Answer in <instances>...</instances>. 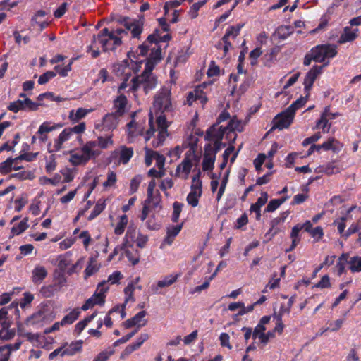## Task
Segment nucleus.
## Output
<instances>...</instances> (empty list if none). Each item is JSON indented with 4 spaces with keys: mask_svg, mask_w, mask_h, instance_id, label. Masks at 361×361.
Instances as JSON below:
<instances>
[{
    "mask_svg": "<svg viewBox=\"0 0 361 361\" xmlns=\"http://www.w3.org/2000/svg\"><path fill=\"white\" fill-rule=\"evenodd\" d=\"M206 87L205 84L197 87L192 91H190L187 97V103L192 105L193 102L199 101L200 103L204 106L207 102V97L206 92H204V88Z\"/></svg>",
    "mask_w": 361,
    "mask_h": 361,
    "instance_id": "nucleus-18",
    "label": "nucleus"
},
{
    "mask_svg": "<svg viewBox=\"0 0 361 361\" xmlns=\"http://www.w3.org/2000/svg\"><path fill=\"white\" fill-rule=\"evenodd\" d=\"M122 91L118 92V95L114 100L113 113L116 114L118 116L121 117L123 114L129 109L130 105L128 104V99L126 96L122 94Z\"/></svg>",
    "mask_w": 361,
    "mask_h": 361,
    "instance_id": "nucleus-22",
    "label": "nucleus"
},
{
    "mask_svg": "<svg viewBox=\"0 0 361 361\" xmlns=\"http://www.w3.org/2000/svg\"><path fill=\"white\" fill-rule=\"evenodd\" d=\"M175 82L171 80L164 85L154 95L152 109L149 114L150 121H153V114L157 118L165 116L166 114H171L175 109V102L171 97V86Z\"/></svg>",
    "mask_w": 361,
    "mask_h": 361,
    "instance_id": "nucleus-2",
    "label": "nucleus"
},
{
    "mask_svg": "<svg viewBox=\"0 0 361 361\" xmlns=\"http://www.w3.org/2000/svg\"><path fill=\"white\" fill-rule=\"evenodd\" d=\"M72 136L73 134L71 133L70 129L68 128L63 129L59 137L54 140L53 143L49 145V151L50 152H58L62 148L63 144L68 141Z\"/></svg>",
    "mask_w": 361,
    "mask_h": 361,
    "instance_id": "nucleus-21",
    "label": "nucleus"
},
{
    "mask_svg": "<svg viewBox=\"0 0 361 361\" xmlns=\"http://www.w3.org/2000/svg\"><path fill=\"white\" fill-rule=\"evenodd\" d=\"M243 25H237L236 26H231L228 27L226 30V34L222 38V40L226 39H234L240 32V30H241Z\"/></svg>",
    "mask_w": 361,
    "mask_h": 361,
    "instance_id": "nucleus-47",
    "label": "nucleus"
},
{
    "mask_svg": "<svg viewBox=\"0 0 361 361\" xmlns=\"http://www.w3.org/2000/svg\"><path fill=\"white\" fill-rule=\"evenodd\" d=\"M89 142H94L97 147L98 156L101 154V149H107L109 147L114 145L113 135L106 136H99L97 140H90Z\"/></svg>",
    "mask_w": 361,
    "mask_h": 361,
    "instance_id": "nucleus-28",
    "label": "nucleus"
},
{
    "mask_svg": "<svg viewBox=\"0 0 361 361\" xmlns=\"http://www.w3.org/2000/svg\"><path fill=\"white\" fill-rule=\"evenodd\" d=\"M80 312L78 309L72 310L61 320L65 325L73 324L79 317Z\"/></svg>",
    "mask_w": 361,
    "mask_h": 361,
    "instance_id": "nucleus-51",
    "label": "nucleus"
},
{
    "mask_svg": "<svg viewBox=\"0 0 361 361\" xmlns=\"http://www.w3.org/2000/svg\"><path fill=\"white\" fill-rule=\"evenodd\" d=\"M6 321L0 322V341L9 340L15 335V331L9 329Z\"/></svg>",
    "mask_w": 361,
    "mask_h": 361,
    "instance_id": "nucleus-36",
    "label": "nucleus"
},
{
    "mask_svg": "<svg viewBox=\"0 0 361 361\" xmlns=\"http://www.w3.org/2000/svg\"><path fill=\"white\" fill-rule=\"evenodd\" d=\"M288 197H283L281 199L271 200L267 207L265 208L266 212H273L278 209L286 200Z\"/></svg>",
    "mask_w": 361,
    "mask_h": 361,
    "instance_id": "nucleus-53",
    "label": "nucleus"
},
{
    "mask_svg": "<svg viewBox=\"0 0 361 361\" xmlns=\"http://www.w3.org/2000/svg\"><path fill=\"white\" fill-rule=\"evenodd\" d=\"M293 32V29L290 26L288 25H281L277 27L274 33V37L280 39L284 40L288 38Z\"/></svg>",
    "mask_w": 361,
    "mask_h": 361,
    "instance_id": "nucleus-37",
    "label": "nucleus"
},
{
    "mask_svg": "<svg viewBox=\"0 0 361 361\" xmlns=\"http://www.w3.org/2000/svg\"><path fill=\"white\" fill-rule=\"evenodd\" d=\"M144 203L149 206L150 208L156 209L161 208V195L158 190H156L155 194H152L151 195H147V199L145 200Z\"/></svg>",
    "mask_w": 361,
    "mask_h": 361,
    "instance_id": "nucleus-38",
    "label": "nucleus"
},
{
    "mask_svg": "<svg viewBox=\"0 0 361 361\" xmlns=\"http://www.w3.org/2000/svg\"><path fill=\"white\" fill-rule=\"evenodd\" d=\"M271 319L269 316H264L261 318L259 324L255 328L252 337L254 339L258 338L259 342L265 341V325L267 324Z\"/></svg>",
    "mask_w": 361,
    "mask_h": 361,
    "instance_id": "nucleus-25",
    "label": "nucleus"
},
{
    "mask_svg": "<svg viewBox=\"0 0 361 361\" xmlns=\"http://www.w3.org/2000/svg\"><path fill=\"white\" fill-rule=\"evenodd\" d=\"M348 269L352 273H359L361 271V257L355 256L350 257L348 262Z\"/></svg>",
    "mask_w": 361,
    "mask_h": 361,
    "instance_id": "nucleus-42",
    "label": "nucleus"
},
{
    "mask_svg": "<svg viewBox=\"0 0 361 361\" xmlns=\"http://www.w3.org/2000/svg\"><path fill=\"white\" fill-rule=\"evenodd\" d=\"M229 143H230V146L224 151L222 157H223V159L224 161H228V158L231 156V154H233V156L231 159V164H233L235 161V160L238 156V150L237 152H234L235 147L231 145V144H233L232 142H229Z\"/></svg>",
    "mask_w": 361,
    "mask_h": 361,
    "instance_id": "nucleus-55",
    "label": "nucleus"
},
{
    "mask_svg": "<svg viewBox=\"0 0 361 361\" xmlns=\"http://www.w3.org/2000/svg\"><path fill=\"white\" fill-rule=\"evenodd\" d=\"M307 93V94L305 97H300L299 99L295 101L288 108H287V109L295 115V111L301 109L307 102L309 92Z\"/></svg>",
    "mask_w": 361,
    "mask_h": 361,
    "instance_id": "nucleus-46",
    "label": "nucleus"
},
{
    "mask_svg": "<svg viewBox=\"0 0 361 361\" xmlns=\"http://www.w3.org/2000/svg\"><path fill=\"white\" fill-rule=\"evenodd\" d=\"M121 249L124 250L126 256L133 264L135 265L139 262L138 256L136 252L134 253L133 247H123L122 246Z\"/></svg>",
    "mask_w": 361,
    "mask_h": 361,
    "instance_id": "nucleus-59",
    "label": "nucleus"
},
{
    "mask_svg": "<svg viewBox=\"0 0 361 361\" xmlns=\"http://www.w3.org/2000/svg\"><path fill=\"white\" fill-rule=\"evenodd\" d=\"M349 255L348 253H343L338 259L335 269L338 276H341L345 270V264L348 263Z\"/></svg>",
    "mask_w": 361,
    "mask_h": 361,
    "instance_id": "nucleus-40",
    "label": "nucleus"
},
{
    "mask_svg": "<svg viewBox=\"0 0 361 361\" xmlns=\"http://www.w3.org/2000/svg\"><path fill=\"white\" fill-rule=\"evenodd\" d=\"M201 172L195 175L192 178L190 191L186 197L187 202L192 207H195L199 204V199L202 194V182L200 178Z\"/></svg>",
    "mask_w": 361,
    "mask_h": 361,
    "instance_id": "nucleus-10",
    "label": "nucleus"
},
{
    "mask_svg": "<svg viewBox=\"0 0 361 361\" xmlns=\"http://www.w3.org/2000/svg\"><path fill=\"white\" fill-rule=\"evenodd\" d=\"M205 140L211 142L204 147L202 164V170L207 171L214 169L216 154L222 145V134H221V132L216 131L214 128H209L207 131Z\"/></svg>",
    "mask_w": 361,
    "mask_h": 361,
    "instance_id": "nucleus-3",
    "label": "nucleus"
},
{
    "mask_svg": "<svg viewBox=\"0 0 361 361\" xmlns=\"http://www.w3.org/2000/svg\"><path fill=\"white\" fill-rule=\"evenodd\" d=\"M74 60H75V59H71L70 60L69 63L67 65L64 66H56L54 67V70L61 77H66V76L68 75V73L69 71H71V66H72V64H73Z\"/></svg>",
    "mask_w": 361,
    "mask_h": 361,
    "instance_id": "nucleus-57",
    "label": "nucleus"
},
{
    "mask_svg": "<svg viewBox=\"0 0 361 361\" xmlns=\"http://www.w3.org/2000/svg\"><path fill=\"white\" fill-rule=\"evenodd\" d=\"M48 271L47 269L41 265H36L32 271V281L35 285L42 283L44 279L47 276Z\"/></svg>",
    "mask_w": 361,
    "mask_h": 361,
    "instance_id": "nucleus-27",
    "label": "nucleus"
},
{
    "mask_svg": "<svg viewBox=\"0 0 361 361\" xmlns=\"http://www.w3.org/2000/svg\"><path fill=\"white\" fill-rule=\"evenodd\" d=\"M140 281V278L137 277L131 282L128 283L127 286L124 289L125 293V302L127 303L128 302H134L135 298L133 297V292L136 288V285Z\"/></svg>",
    "mask_w": 361,
    "mask_h": 361,
    "instance_id": "nucleus-35",
    "label": "nucleus"
},
{
    "mask_svg": "<svg viewBox=\"0 0 361 361\" xmlns=\"http://www.w3.org/2000/svg\"><path fill=\"white\" fill-rule=\"evenodd\" d=\"M329 62L324 66H314L306 74L304 79V88L306 92H310L317 78L322 73L323 68L327 66Z\"/></svg>",
    "mask_w": 361,
    "mask_h": 361,
    "instance_id": "nucleus-16",
    "label": "nucleus"
},
{
    "mask_svg": "<svg viewBox=\"0 0 361 361\" xmlns=\"http://www.w3.org/2000/svg\"><path fill=\"white\" fill-rule=\"evenodd\" d=\"M20 97L24 99L11 102L8 106V110L17 113L20 110H36L37 109L38 105L29 98H25V94H20Z\"/></svg>",
    "mask_w": 361,
    "mask_h": 361,
    "instance_id": "nucleus-14",
    "label": "nucleus"
},
{
    "mask_svg": "<svg viewBox=\"0 0 361 361\" xmlns=\"http://www.w3.org/2000/svg\"><path fill=\"white\" fill-rule=\"evenodd\" d=\"M268 193L267 192H261V196L257 199V202L255 204H252L250 207V211L254 210H261L262 207H263L268 200Z\"/></svg>",
    "mask_w": 361,
    "mask_h": 361,
    "instance_id": "nucleus-49",
    "label": "nucleus"
},
{
    "mask_svg": "<svg viewBox=\"0 0 361 361\" xmlns=\"http://www.w3.org/2000/svg\"><path fill=\"white\" fill-rule=\"evenodd\" d=\"M190 156L191 154L187 152L185 158L176 169V175L185 180L188 178L193 166L192 159Z\"/></svg>",
    "mask_w": 361,
    "mask_h": 361,
    "instance_id": "nucleus-19",
    "label": "nucleus"
},
{
    "mask_svg": "<svg viewBox=\"0 0 361 361\" xmlns=\"http://www.w3.org/2000/svg\"><path fill=\"white\" fill-rule=\"evenodd\" d=\"M228 174H229V171H226L224 178L221 180L220 187H219V190L217 192V195H216V201L217 202L220 201V200L221 199V197L225 192V189H226V185L228 183Z\"/></svg>",
    "mask_w": 361,
    "mask_h": 361,
    "instance_id": "nucleus-60",
    "label": "nucleus"
},
{
    "mask_svg": "<svg viewBox=\"0 0 361 361\" xmlns=\"http://www.w3.org/2000/svg\"><path fill=\"white\" fill-rule=\"evenodd\" d=\"M48 321L47 312L44 310H39L33 314L28 319L27 324L30 325L42 326Z\"/></svg>",
    "mask_w": 361,
    "mask_h": 361,
    "instance_id": "nucleus-30",
    "label": "nucleus"
},
{
    "mask_svg": "<svg viewBox=\"0 0 361 361\" xmlns=\"http://www.w3.org/2000/svg\"><path fill=\"white\" fill-rule=\"evenodd\" d=\"M145 123V121H136L135 117L133 116L132 121L126 125L127 137L130 142H133L135 137L142 134Z\"/></svg>",
    "mask_w": 361,
    "mask_h": 361,
    "instance_id": "nucleus-13",
    "label": "nucleus"
},
{
    "mask_svg": "<svg viewBox=\"0 0 361 361\" xmlns=\"http://www.w3.org/2000/svg\"><path fill=\"white\" fill-rule=\"evenodd\" d=\"M56 291H58V288L54 284L42 286L40 290L41 294L45 298L53 296Z\"/></svg>",
    "mask_w": 361,
    "mask_h": 361,
    "instance_id": "nucleus-58",
    "label": "nucleus"
},
{
    "mask_svg": "<svg viewBox=\"0 0 361 361\" xmlns=\"http://www.w3.org/2000/svg\"><path fill=\"white\" fill-rule=\"evenodd\" d=\"M70 255L66 253L64 255H61L59 257V262L58 267L62 271H65L68 267L71 264V259L69 258Z\"/></svg>",
    "mask_w": 361,
    "mask_h": 361,
    "instance_id": "nucleus-63",
    "label": "nucleus"
},
{
    "mask_svg": "<svg viewBox=\"0 0 361 361\" xmlns=\"http://www.w3.org/2000/svg\"><path fill=\"white\" fill-rule=\"evenodd\" d=\"M128 222V218L127 215L123 214L119 216L118 221L116 223L114 228V233L117 235H122Z\"/></svg>",
    "mask_w": 361,
    "mask_h": 361,
    "instance_id": "nucleus-41",
    "label": "nucleus"
},
{
    "mask_svg": "<svg viewBox=\"0 0 361 361\" xmlns=\"http://www.w3.org/2000/svg\"><path fill=\"white\" fill-rule=\"evenodd\" d=\"M78 238L82 240V244L86 250H88V247L92 242V238L90 234L87 231H82L79 235Z\"/></svg>",
    "mask_w": 361,
    "mask_h": 361,
    "instance_id": "nucleus-64",
    "label": "nucleus"
},
{
    "mask_svg": "<svg viewBox=\"0 0 361 361\" xmlns=\"http://www.w3.org/2000/svg\"><path fill=\"white\" fill-rule=\"evenodd\" d=\"M178 277V274L166 276L163 279L159 280L157 282V287L164 288L169 286L176 281Z\"/></svg>",
    "mask_w": 361,
    "mask_h": 361,
    "instance_id": "nucleus-54",
    "label": "nucleus"
},
{
    "mask_svg": "<svg viewBox=\"0 0 361 361\" xmlns=\"http://www.w3.org/2000/svg\"><path fill=\"white\" fill-rule=\"evenodd\" d=\"M120 118L113 112L107 114L104 116L102 123L97 125L96 128L102 131L114 130L117 127Z\"/></svg>",
    "mask_w": 361,
    "mask_h": 361,
    "instance_id": "nucleus-20",
    "label": "nucleus"
},
{
    "mask_svg": "<svg viewBox=\"0 0 361 361\" xmlns=\"http://www.w3.org/2000/svg\"><path fill=\"white\" fill-rule=\"evenodd\" d=\"M348 220L347 216H343L340 218H337L334 221L333 224L336 226L337 230L340 235L344 238V234L346 231H345L346 228V221Z\"/></svg>",
    "mask_w": 361,
    "mask_h": 361,
    "instance_id": "nucleus-48",
    "label": "nucleus"
},
{
    "mask_svg": "<svg viewBox=\"0 0 361 361\" xmlns=\"http://www.w3.org/2000/svg\"><path fill=\"white\" fill-rule=\"evenodd\" d=\"M148 339L149 335L147 334H141L137 338L136 341L131 344H129V345L135 352V350H138L142 346V345Z\"/></svg>",
    "mask_w": 361,
    "mask_h": 361,
    "instance_id": "nucleus-61",
    "label": "nucleus"
},
{
    "mask_svg": "<svg viewBox=\"0 0 361 361\" xmlns=\"http://www.w3.org/2000/svg\"><path fill=\"white\" fill-rule=\"evenodd\" d=\"M117 181L116 174L112 171H109L107 173L106 180L103 183V187L105 190L113 188Z\"/></svg>",
    "mask_w": 361,
    "mask_h": 361,
    "instance_id": "nucleus-56",
    "label": "nucleus"
},
{
    "mask_svg": "<svg viewBox=\"0 0 361 361\" xmlns=\"http://www.w3.org/2000/svg\"><path fill=\"white\" fill-rule=\"evenodd\" d=\"M322 147H323V150H333L336 151L340 148V143L334 137H330L327 141L324 142L322 144Z\"/></svg>",
    "mask_w": 361,
    "mask_h": 361,
    "instance_id": "nucleus-52",
    "label": "nucleus"
},
{
    "mask_svg": "<svg viewBox=\"0 0 361 361\" xmlns=\"http://www.w3.org/2000/svg\"><path fill=\"white\" fill-rule=\"evenodd\" d=\"M131 68H128L130 66V63L128 60H124L121 63L117 64L115 66V68L118 66V71H121V73H123L125 75H128L130 73V69H133L134 72H137L141 67L142 62L140 61L138 63H133V61H130Z\"/></svg>",
    "mask_w": 361,
    "mask_h": 361,
    "instance_id": "nucleus-31",
    "label": "nucleus"
},
{
    "mask_svg": "<svg viewBox=\"0 0 361 361\" xmlns=\"http://www.w3.org/2000/svg\"><path fill=\"white\" fill-rule=\"evenodd\" d=\"M146 314L147 313L145 311H140L131 319L125 321L123 323V326L125 329H130L133 326H136L137 329L138 330L140 328L146 325Z\"/></svg>",
    "mask_w": 361,
    "mask_h": 361,
    "instance_id": "nucleus-23",
    "label": "nucleus"
},
{
    "mask_svg": "<svg viewBox=\"0 0 361 361\" xmlns=\"http://www.w3.org/2000/svg\"><path fill=\"white\" fill-rule=\"evenodd\" d=\"M245 123L238 120L236 117H233L226 124V126L213 125L211 128H214L216 131L221 132L222 138L225 136L228 142L233 143L237 137L236 132H242L244 129Z\"/></svg>",
    "mask_w": 361,
    "mask_h": 361,
    "instance_id": "nucleus-7",
    "label": "nucleus"
},
{
    "mask_svg": "<svg viewBox=\"0 0 361 361\" xmlns=\"http://www.w3.org/2000/svg\"><path fill=\"white\" fill-rule=\"evenodd\" d=\"M105 207H106L105 200L99 199L97 202L92 212H91L90 215L88 216L87 219L89 221L93 220L94 218H96L98 215H99L103 212V210L105 209Z\"/></svg>",
    "mask_w": 361,
    "mask_h": 361,
    "instance_id": "nucleus-43",
    "label": "nucleus"
},
{
    "mask_svg": "<svg viewBox=\"0 0 361 361\" xmlns=\"http://www.w3.org/2000/svg\"><path fill=\"white\" fill-rule=\"evenodd\" d=\"M302 230L300 224H297L293 227L290 233V238L292 240V244L289 249L286 250V252L292 251L299 244L300 241V236L299 235L300 231Z\"/></svg>",
    "mask_w": 361,
    "mask_h": 361,
    "instance_id": "nucleus-39",
    "label": "nucleus"
},
{
    "mask_svg": "<svg viewBox=\"0 0 361 361\" xmlns=\"http://www.w3.org/2000/svg\"><path fill=\"white\" fill-rule=\"evenodd\" d=\"M142 180V177L140 175H137L131 179L130 183V194H133L137 191Z\"/></svg>",
    "mask_w": 361,
    "mask_h": 361,
    "instance_id": "nucleus-62",
    "label": "nucleus"
},
{
    "mask_svg": "<svg viewBox=\"0 0 361 361\" xmlns=\"http://www.w3.org/2000/svg\"><path fill=\"white\" fill-rule=\"evenodd\" d=\"M136 227L134 226H130L125 235L122 245L123 247H131L133 248V243L135 242L137 236Z\"/></svg>",
    "mask_w": 361,
    "mask_h": 361,
    "instance_id": "nucleus-29",
    "label": "nucleus"
},
{
    "mask_svg": "<svg viewBox=\"0 0 361 361\" xmlns=\"http://www.w3.org/2000/svg\"><path fill=\"white\" fill-rule=\"evenodd\" d=\"M82 343V341L79 340L72 342L70 344H65L63 346V350L62 351V356L73 355L76 353L81 351Z\"/></svg>",
    "mask_w": 361,
    "mask_h": 361,
    "instance_id": "nucleus-32",
    "label": "nucleus"
},
{
    "mask_svg": "<svg viewBox=\"0 0 361 361\" xmlns=\"http://www.w3.org/2000/svg\"><path fill=\"white\" fill-rule=\"evenodd\" d=\"M125 29L117 28L109 30L104 28L97 35H94L90 44L87 47V51L92 58L99 56L101 50L103 51H114L120 47L123 40L127 37L130 32L133 37H138L142 31L140 24L128 18L124 20Z\"/></svg>",
    "mask_w": 361,
    "mask_h": 361,
    "instance_id": "nucleus-1",
    "label": "nucleus"
},
{
    "mask_svg": "<svg viewBox=\"0 0 361 361\" xmlns=\"http://www.w3.org/2000/svg\"><path fill=\"white\" fill-rule=\"evenodd\" d=\"M158 37L156 35H150L148 36L146 41L139 47L140 54L145 56L148 52L150 46L152 47L151 53L149 59L159 62L161 59V49L157 45Z\"/></svg>",
    "mask_w": 361,
    "mask_h": 361,
    "instance_id": "nucleus-9",
    "label": "nucleus"
},
{
    "mask_svg": "<svg viewBox=\"0 0 361 361\" xmlns=\"http://www.w3.org/2000/svg\"><path fill=\"white\" fill-rule=\"evenodd\" d=\"M61 176L59 173H56L53 178H49L46 176L40 177L39 182L42 185H56L61 182Z\"/></svg>",
    "mask_w": 361,
    "mask_h": 361,
    "instance_id": "nucleus-45",
    "label": "nucleus"
},
{
    "mask_svg": "<svg viewBox=\"0 0 361 361\" xmlns=\"http://www.w3.org/2000/svg\"><path fill=\"white\" fill-rule=\"evenodd\" d=\"M109 286H106V281H102L99 283L93 295L86 300L85 304L82 306V310L86 311L92 308L96 305H104L106 293L109 290Z\"/></svg>",
    "mask_w": 361,
    "mask_h": 361,
    "instance_id": "nucleus-11",
    "label": "nucleus"
},
{
    "mask_svg": "<svg viewBox=\"0 0 361 361\" xmlns=\"http://www.w3.org/2000/svg\"><path fill=\"white\" fill-rule=\"evenodd\" d=\"M133 155V149L126 146H121L114 150L111 154V159L117 164H126Z\"/></svg>",
    "mask_w": 361,
    "mask_h": 361,
    "instance_id": "nucleus-12",
    "label": "nucleus"
},
{
    "mask_svg": "<svg viewBox=\"0 0 361 361\" xmlns=\"http://www.w3.org/2000/svg\"><path fill=\"white\" fill-rule=\"evenodd\" d=\"M99 269V265L97 264L96 259L93 257H90L89 259V263L86 269H85V278L90 277L97 271H98Z\"/></svg>",
    "mask_w": 361,
    "mask_h": 361,
    "instance_id": "nucleus-44",
    "label": "nucleus"
},
{
    "mask_svg": "<svg viewBox=\"0 0 361 361\" xmlns=\"http://www.w3.org/2000/svg\"><path fill=\"white\" fill-rule=\"evenodd\" d=\"M338 115V113H331L329 106L325 107L320 118L317 122L316 128L322 129L324 133H328L331 126V123L329 121L335 119Z\"/></svg>",
    "mask_w": 361,
    "mask_h": 361,
    "instance_id": "nucleus-15",
    "label": "nucleus"
},
{
    "mask_svg": "<svg viewBox=\"0 0 361 361\" xmlns=\"http://www.w3.org/2000/svg\"><path fill=\"white\" fill-rule=\"evenodd\" d=\"M97 157L98 152L95 144L86 142L80 148L70 152L69 162L73 166L85 165L91 159Z\"/></svg>",
    "mask_w": 361,
    "mask_h": 361,
    "instance_id": "nucleus-6",
    "label": "nucleus"
},
{
    "mask_svg": "<svg viewBox=\"0 0 361 361\" xmlns=\"http://www.w3.org/2000/svg\"><path fill=\"white\" fill-rule=\"evenodd\" d=\"M157 84V78L152 74H142L140 76L133 78L130 81H128V78H125L120 85L118 91L125 90L128 87V91L130 90L134 92L140 86H142L145 92L147 93L149 90L154 89Z\"/></svg>",
    "mask_w": 361,
    "mask_h": 361,
    "instance_id": "nucleus-5",
    "label": "nucleus"
},
{
    "mask_svg": "<svg viewBox=\"0 0 361 361\" xmlns=\"http://www.w3.org/2000/svg\"><path fill=\"white\" fill-rule=\"evenodd\" d=\"M92 111V109H87L84 108H78L75 111L73 109L69 112L68 118L71 122L77 123Z\"/></svg>",
    "mask_w": 361,
    "mask_h": 361,
    "instance_id": "nucleus-33",
    "label": "nucleus"
},
{
    "mask_svg": "<svg viewBox=\"0 0 361 361\" xmlns=\"http://www.w3.org/2000/svg\"><path fill=\"white\" fill-rule=\"evenodd\" d=\"M149 123L150 127L144 135L145 140L146 142L151 140L149 145L155 148L159 147L163 145L169 136L168 128L171 122L167 121L165 116H161L156 118L155 124L152 123V121L150 122V119Z\"/></svg>",
    "mask_w": 361,
    "mask_h": 361,
    "instance_id": "nucleus-4",
    "label": "nucleus"
},
{
    "mask_svg": "<svg viewBox=\"0 0 361 361\" xmlns=\"http://www.w3.org/2000/svg\"><path fill=\"white\" fill-rule=\"evenodd\" d=\"M359 30L357 28H352L346 26L343 28L338 40V44H345L354 41L358 37Z\"/></svg>",
    "mask_w": 361,
    "mask_h": 361,
    "instance_id": "nucleus-26",
    "label": "nucleus"
},
{
    "mask_svg": "<svg viewBox=\"0 0 361 361\" xmlns=\"http://www.w3.org/2000/svg\"><path fill=\"white\" fill-rule=\"evenodd\" d=\"M198 131H200L198 130ZM197 135H202V132H195V135L191 134L190 136L187 137V139L183 142V146L185 147H189L190 149L188 151L189 154H193L195 151V148L197 147L198 142Z\"/></svg>",
    "mask_w": 361,
    "mask_h": 361,
    "instance_id": "nucleus-34",
    "label": "nucleus"
},
{
    "mask_svg": "<svg viewBox=\"0 0 361 361\" xmlns=\"http://www.w3.org/2000/svg\"><path fill=\"white\" fill-rule=\"evenodd\" d=\"M337 47L331 44L317 45L310 50V56L314 61L318 63L324 62L336 56Z\"/></svg>",
    "mask_w": 361,
    "mask_h": 361,
    "instance_id": "nucleus-8",
    "label": "nucleus"
},
{
    "mask_svg": "<svg viewBox=\"0 0 361 361\" xmlns=\"http://www.w3.org/2000/svg\"><path fill=\"white\" fill-rule=\"evenodd\" d=\"M343 170L342 166L336 161L328 162L326 164L317 167L315 173H324L327 176L339 173Z\"/></svg>",
    "mask_w": 361,
    "mask_h": 361,
    "instance_id": "nucleus-24",
    "label": "nucleus"
},
{
    "mask_svg": "<svg viewBox=\"0 0 361 361\" xmlns=\"http://www.w3.org/2000/svg\"><path fill=\"white\" fill-rule=\"evenodd\" d=\"M27 219H23L18 224L13 226L11 233L13 235H18L24 232L29 226Z\"/></svg>",
    "mask_w": 361,
    "mask_h": 361,
    "instance_id": "nucleus-50",
    "label": "nucleus"
},
{
    "mask_svg": "<svg viewBox=\"0 0 361 361\" xmlns=\"http://www.w3.org/2000/svg\"><path fill=\"white\" fill-rule=\"evenodd\" d=\"M295 115L287 109L274 119V128L282 130L288 128L293 121Z\"/></svg>",
    "mask_w": 361,
    "mask_h": 361,
    "instance_id": "nucleus-17",
    "label": "nucleus"
}]
</instances>
